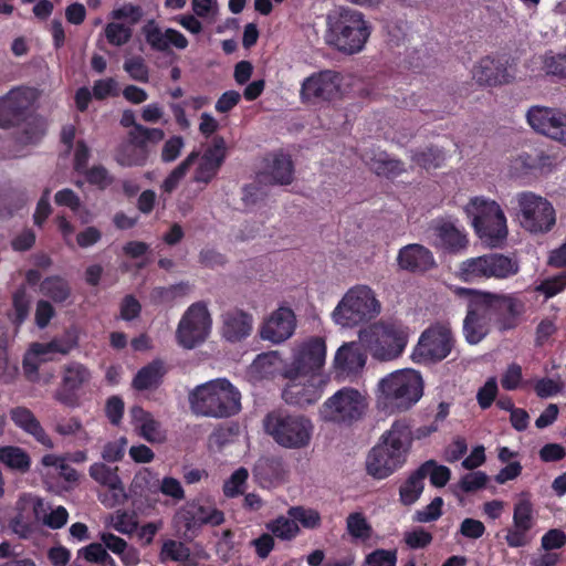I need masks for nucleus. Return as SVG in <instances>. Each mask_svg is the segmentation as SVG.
<instances>
[{
	"label": "nucleus",
	"mask_w": 566,
	"mask_h": 566,
	"mask_svg": "<svg viewBox=\"0 0 566 566\" xmlns=\"http://www.w3.org/2000/svg\"><path fill=\"white\" fill-rule=\"evenodd\" d=\"M411 442L412 432L409 422L403 419L396 420L368 452L367 473L378 480L391 475L405 464Z\"/></svg>",
	"instance_id": "nucleus-1"
},
{
	"label": "nucleus",
	"mask_w": 566,
	"mask_h": 566,
	"mask_svg": "<svg viewBox=\"0 0 566 566\" xmlns=\"http://www.w3.org/2000/svg\"><path fill=\"white\" fill-rule=\"evenodd\" d=\"M193 413L210 418H228L241 410V395L226 378L198 385L189 394Z\"/></svg>",
	"instance_id": "nucleus-2"
},
{
	"label": "nucleus",
	"mask_w": 566,
	"mask_h": 566,
	"mask_svg": "<svg viewBox=\"0 0 566 566\" xmlns=\"http://www.w3.org/2000/svg\"><path fill=\"white\" fill-rule=\"evenodd\" d=\"M371 33V27L364 14L349 8H339L327 15L326 41L347 54L360 52Z\"/></svg>",
	"instance_id": "nucleus-3"
},
{
	"label": "nucleus",
	"mask_w": 566,
	"mask_h": 566,
	"mask_svg": "<svg viewBox=\"0 0 566 566\" xmlns=\"http://www.w3.org/2000/svg\"><path fill=\"white\" fill-rule=\"evenodd\" d=\"M377 406L386 412L406 411L423 395V380L415 369H399L384 377L378 384Z\"/></svg>",
	"instance_id": "nucleus-4"
},
{
	"label": "nucleus",
	"mask_w": 566,
	"mask_h": 566,
	"mask_svg": "<svg viewBox=\"0 0 566 566\" xmlns=\"http://www.w3.org/2000/svg\"><path fill=\"white\" fill-rule=\"evenodd\" d=\"M464 213L485 245L499 248L505 242L509 234L507 220L495 200L483 196L473 197L464 206Z\"/></svg>",
	"instance_id": "nucleus-5"
},
{
	"label": "nucleus",
	"mask_w": 566,
	"mask_h": 566,
	"mask_svg": "<svg viewBox=\"0 0 566 566\" xmlns=\"http://www.w3.org/2000/svg\"><path fill=\"white\" fill-rule=\"evenodd\" d=\"M381 312L376 292L368 285L357 284L340 298L332 319L342 327H355L375 319Z\"/></svg>",
	"instance_id": "nucleus-6"
},
{
	"label": "nucleus",
	"mask_w": 566,
	"mask_h": 566,
	"mask_svg": "<svg viewBox=\"0 0 566 566\" xmlns=\"http://www.w3.org/2000/svg\"><path fill=\"white\" fill-rule=\"evenodd\" d=\"M410 329L397 322H380L360 329L359 342L379 360L399 357L405 350Z\"/></svg>",
	"instance_id": "nucleus-7"
},
{
	"label": "nucleus",
	"mask_w": 566,
	"mask_h": 566,
	"mask_svg": "<svg viewBox=\"0 0 566 566\" xmlns=\"http://www.w3.org/2000/svg\"><path fill=\"white\" fill-rule=\"evenodd\" d=\"M368 407L366 396L356 388L343 387L318 408V420L336 427H350L359 421Z\"/></svg>",
	"instance_id": "nucleus-8"
},
{
	"label": "nucleus",
	"mask_w": 566,
	"mask_h": 566,
	"mask_svg": "<svg viewBox=\"0 0 566 566\" xmlns=\"http://www.w3.org/2000/svg\"><path fill=\"white\" fill-rule=\"evenodd\" d=\"M265 432L283 448L302 449L310 444L314 424L310 418L283 411L270 412L263 421Z\"/></svg>",
	"instance_id": "nucleus-9"
},
{
	"label": "nucleus",
	"mask_w": 566,
	"mask_h": 566,
	"mask_svg": "<svg viewBox=\"0 0 566 566\" xmlns=\"http://www.w3.org/2000/svg\"><path fill=\"white\" fill-rule=\"evenodd\" d=\"M518 262L502 253H488L469 258L459 264L457 276L465 283H480L490 279L504 280L515 275Z\"/></svg>",
	"instance_id": "nucleus-10"
},
{
	"label": "nucleus",
	"mask_w": 566,
	"mask_h": 566,
	"mask_svg": "<svg viewBox=\"0 0 566 566\" xmlns=\"http://www.w3.org/2000/svg\"><path fill=\"white\" fill-rule=\"evenodd\" d=\"M516 217L523 229L531 233H546L556 222V212L553 205L544 197L532 192L516 193Z\"/></svg>",
	"instance_id": "nucleus-11"
},
{
	"label": "nucleus",
	"mask_w": 566,
	"mask_h": 566,
	"mask_svg": "<svg viewBox=\"0 0 566 566\" xmlns=\"http://www.w3.org/2000/svg\"><path fill=\"white\" fill-rule=\"evenodd\" d=\"M453 347V335L449 324L437 323L422 332L412 358L420 364H433L447 358Z\"/></svg>",
	"instance_id": "nucleus-12"
},
{
	"label": "nucleus",
	"mask_w": 566,
	"mask_h": 566,
	"mask_svg": "<svg viewBox=\"0 0 566 566\" xmlns=\"http://www.w3.org/2000/svg\"><path fill=\"white\" fill-rule=\"evenodd\" d=\"M164 130L160 128H148L143 125H135L128 134V140L120 145L115 159L124 167L146 165L150 150L148 143L156 144L164 138Z\"/></svg>",
	"instance_id": "nucleus-13"
},
{
	"label": "nucleus",
	"mask_w": 566,
	"mask_h": 566,
	"mask_svg": "<svg viewBox=\"0 0 566 566\" xmlns=\"http://www.w3.org/2000/svg\"><path fill=\"white\" fill-rule=\"evenodd\" d=\"M211 332V317L207 305L193 303L182 315L176 337L180 346L192 349L203 343Z\"/></svg>",
	"instance_id": "nucleus-14"
},
{
	"label": "nucleus",
	"mask_w": 566,
	"mask_h": 566,
	"mask_svg": "<svg viewBox=\"0 0 566 566\" xmlns=\"http://www.w3.org/2000/svg\"><path fill=\"white\" fill-rule=\"evenodd\" d=\"M325 360V340L322 337H310L294 349L293 359L284 369V377L324 374L322 369Z\"/></svg>",
	"instance_id": "nucleus-15"
},
{
	"label": "nucleus",
	"mask_w": 566,
	"mask_h": 566,
	"mask_svg": "<svg viewBox=\"0 0 566 566\" xmlns=\"http://www.w3.org/2000/svg\"><path fill=\"white\" fill-rule=\"evenodd\" d=\"M483 293V304L494 316V323L500 332H507L518 326L526 311L525 301L516 294Z\"/></svg>",
	"instance_id": "nucleus-16"
},
{
	"label": "nucleus",
	"mask_w": 566,
	"mask_h": 566,
	"mask_svg": "<svg viewBox=\"0 0 566 566\" xmlns=\"http://www.w3.org/2000/svg\"><path fill=\"white\" fill-rule=\"evenodd\" d=\"M455 292L459 295H471L468 313L463 321V334L469 344L476 345L489 334L491 311L486 304H483L482 292L464 287H459Z\"/></svg>",
	"instance_id": "nucleus-17"
},
{
	"label": "nucleus",
	"mask_w": 566,
	"mask_h": 566,
	"mask_svg": "<svg viewBox=\"0 0 566 566\" xmlns=\"http://www.w3.org/2000/svg\"><path fill=\"white\" fill-rule=\"evenodd\" d=\"M286 378L289 379V384L285 386L282 397L287 403L300 407L317 402L329 381V377L325 374L302 375L295 378Z\"/></svg>",
	"instance_id": "nucleus-18"
},
{
	"label": "nucleus",
	"mask_w": 566,
	"mask_h": 566,
	"mask_svg": "<svg viewBox=\"0 0 566 566\" xmlns=\"http://www.w3.org/2000/svg\"><path fill=\"white\" fill-rule=\"evenodd\" d=\"M431 244L448 253H460L467 249L469 240L465 230L455 221L441 218L432 221L429 227Z\"/></svg>",
	"instance_id": "nucleus-19"
},
{
	"label": "nucleus",
	"mask_w": 566,
	"mask_h": 566,
	"mask_svg": "<svg viewBox=\"0 0 566 566\" xmlns=\"http://www.w3.org/2000/svg\"><path fill=\"white\" fill-rule=\"evenodd\" d=\"M535 524L533 503L528 494L522 493L514 504L513 525L507 528L505 542L510 547L517 548L531 541L530 532Z\"/></svg>",
	"instance_id": "nucleus-20"
},
{
	"label": "nucleus",
	"mask_w": 566,
	"mask_h": 566,
	"mask_svg": "<svg viewBox=\"0 0 566 566\" xmlns=\"http://www.w3.org/2000/svg\"><path fill=\"white\" fill-rule=\"evenodd\" d=\"M340 90L338 73L325 70L313 73L301 85V97L304 102H329L337 97Z\"/></svg>",
	"instance_id": "nucleus-21"
},
{
	"label": "nucleus",
	"mask_w": 566,
	"mask_h": 566,
	"mask_svg": "<svg viewBox=\"0 0 566 566\" xmlns=\"http://www.w3.org/2000/svg\"><path fill=\"white\" fill-rule=\"evenodd\" d=\"M530 126L552 139L566 145V115L557 109L533 106L526 113Z\"/></svg>",
	"instance_id": "nucleus-22"
},
{
	"label": "nucleus",
	"mask_w": 566,
	"mask_h": 566,
	"mask_svg": "<svg viewBox=\"0 0 566 566\" xmlns=\"http://www.w3.org/2000/svg\"><path fill=\"white\" fill-rule=\"evenodd\" d=\"M472 76L481 85L496 86L512 82L515 71L507 59L485 56L474 65Z\"/></svg>",
	"instance_id": "nucleus-23"
},
{
	"label": "nucleus",
	"mask_w": 566,
	"mask_h": 566,
	"mask_svg": "<svg viewBox=\"0 0 566 566\" xmlns=\"http://www.w3.org/2000/svg\"><path fill=\"white\" fill-rule=\"evenodd\" d=\"M92 374L86 366L71 361L63 367L62 385L55 392V399L69 407L77 406L76 391L90 382Z\"/></svg>",
	"instance_id": "nucleus-24"
},
{
	"label": "nucleus",
	"mask_w": 566,
	"mask_h": 566,
	"mask_svg": "<svg viewBox=\"0 0 566 566\" xmlns=\"http://www.w3.org/2000/svg\"><path fill=\"white\" fill-rule=\"evenodd\" d=\"M295 325L294 312L289 307H280L265 321L260 335L265 340L280 344L293 335Z\"/></svg>",
	"instance_id": "nucleus-25"
},
{
	"label": "nucleus",
	"mask_w": 566,
	"mask_h": 566,
	"mask_svg": "<svg viewBox=\"0 0 566 566\" xmlns=\"http://www.w3.org/2000/svg\"><path fill=\"white\" fill-rule=\"evenodd\" d=\"M117 471V468H111L103 462L93 463L88 470L95 482L112 492V497L99 495V501L107 507H113L125 499V489Z\"/></svg>",
	"instance_id": "nucleus-26"
},
{
	"label": "nucleus",
	"mask_w": 566,
	"mask_h": 566,
	"mask_svg": "<svg viewBox=\"0 0 566 566\" xmlns=\"http://www.w3.org/2000/svg\"><path fill=\"white\" fill-rule=\"evenodd\" d=\"M195 156L193 161L197 160V168L193 179L197 182L208 184L217 175L226 158V143L223 138H216L212 146L209 147L199 158L196 154Z\"/></svg>",
	"instance_id": "nucleus-27"
},
{
	"label": "nucleus",
	"mask_w": 566,
	"mask_h": 566,
	"mask_svg": "<svg viewBox=\"0 0 566 566\" xmlns=\"http://www.w3.org/2000/svg\"><path fill=\"white\" fill-rule=\"evenodd\" d=\"M10 419L17 428L24 433L31 436L36 442L48 449L54 448V442L45 432L44 428L33 413V411L24 406H17L9 411Z\"/></svg>",
	"instance_id": "nucleus-28"
},
{
	"label": "nucleus",
	"mask_w": 566,
	"mask_h": 566,
	"mask_svg": "<svg viewBox=\"0 0 566 566\" xmlns=\"http://www.w3.org/2000/svg\"><path fill=\"white\" fill-rule=\"evenodd\" d=\"M253 329V317L251 314L233 308L222 314V337L230 342L237 343L250 336Z\"/></svg>",
	"instance_id": "nucleus-29"
},
{
	"label": "nucleus",
	"mask_w": 566,
	"mask_h": 566,
	"mask_svg": "<svg viewBox=\"0 0 566 566\" xmlns=\"http://www.w3.org/2000/svg\"><path fill=\"white\" fill-rule=\"evenodd\" d=\"M397 263L401 270L410 272H424L436 266L432 252L417 243L401 248L397 255Z\"/></svg>",
	"instance_id": "nucleus-30"
},
{
	"label": "nucleus",
	"mask_w": 566,
	"mask_h": 566,
	"mask_svg": "<svg viewBox=\"0 0 566 566\" xmlns=\"http://www.w3.org/2000/svg\"><path fill=\"white\" fill-rule=\"evenodd\" d=\"M177 517L185 521V526L190 530L197 525L218 526L224 522V513L213 505L187 504L178 513Z\"/></svg>",
	"instance_id": "nucleus-31"
},
{
	"label": "nucleus",
	"mask_w": 566,
	"mask_h": 566,
	"mask_svg": "<svg viewBox=\"0 0 566 566\" xmlns=\"http://www.w3.org/2000/svg\"><path fill=\"white\" fill-rule=\"evenodd\" d=\"M145 38L151 49L160 52L167 51L170 46L185 50L189 44L180 31L172 28L161 29L154 22L145 27Z\"/></svg>",
	"instance_id": "nucleus-32"
},
{
	"label": "nucleus",
	"mask_w": 566,
	"mask_h": 566,
	"mask_svg": "<svg viewBox=\"0 0 566 566\" xmlns=\"http://www.w3.org/2000/svg\"><path fill=\"white\" fill-rule=\"evenodd\" d=\"M129 416L134 429L144 440L150 443H161L166 440V431L150 412L135 406L129 410Z\"/></svg>",
	"instance_id": "nucleus-33"
},
{
	"label": "nucleus",
	"mask_w": 566,
	"mask_h": 566,
	"mask_svg": "<svg viewBox=\"0 0 566 566\" xmlns=\"http://www.w3.org/2000/svg\"><path fill=\"white\" fill-rule=\"evenodd\" d=\"M28 501L32 506L35 520L42 522L45 526L57 530L66 524L69 513L65 507L56 506L52 509L44 500L38 496L30 495Z\"/></svg>",
	"instance_id": "nucleus-34"
},
{
	"label": "nucleus",
	"mask_w": 566,
	"mask_h": 566,
	"mask_svg": "<svg viewBox=\"0 0 566 566\" xmlns=\"http://www.w3.org/2000/svg\"><path fill=\"white\" fill-rule=\"evenodd\" d=\"M366 356L358 344L347 343L340 346L334 357V367L342 374H354L364 367Z\"/></svg>",
	"instance_id": "nucleus-35"
},
{
	"label": "nucleus",
	"mask_w": 566,
	"mask_h": 566,
	"mask_svg": "<svg viewBox=\"0 0 566 566\" xmlns=\"http://www.w3.org/2000/svg\"><path fill=\"white\" fill-rule=\"evenodd\" d=\"M261 180H269L273 184L287 185L293 179V165L290 156L273 155L265 172L261 174Z\"/></svg>",
	"instance_id": "nucleus-36"
},
{
	"label": "nucleus",
	"mask_w": 566,
	"mask_h": 566,
	"mask_svg": "<svg viewBox=\"0 0 566 566\" xmlns=\"http://www.w3.org/2000/svg\"><path fill=\"white\" fill-rule=\"evenodd\" d=\"M78 331L75 327L69 328L65 333L53 338L49 343H38L44 356L52 357L53 354L66 355L77 347Z\"/></svg>",
	"instance_id": "nucleus-37"
},
{
	"label": "nucleus",
	"mask_w": 566,
	"mask_h": 566,
	"mask_svg": "<svg viewBox=\"0 0 566 566\" xmlns=\"http://www.w3.org/2000/svg\"><path fill=\"white\" fill-rule=\"evenodd\" d=\"M0 462L7 468L21 473L29 471L31 467V458L28 452L15 446L0 448Z\"/></svg>",
	"instance_id": "nucleus-38"
},
{
	"label": "nucleus",
	"mask_w": 566,
	"mask_h": 566,
	"mask_svg": "<svg viewBox=\"0 0 566 566\" xmlns=\"http://www.w3.org/2000/svg\"><path fill=\"white\" fill-rule=\"evenodd\" d=\"M104 525L123 535H132L138 528V520L133 512L117 510L104 518Z\"/></svg>",
	"instance_id": "nucleus-39"
},
{
	"label": "nucleus",
	"mask_w": 566,
	"mask_h": 566,
	"mask_svg": "<svg viewBox=\"0 0 566 566\" xmlns=\"http://www.w3.org/2000/svg\"><path fill=\"white\" fill-rule=\"evenodd\" d=\"M165 374L164 364L155 360L142 368L133 380V386L137 390H146L156 387Z\"/></svg>",
	"instance_id": "nucleus-40"
},
{
	"label": "nucleus",
	"mask_w": 566,
	"mask_h": 566,
	"mask_svg": "<svg viewBox=\"0 0 566 566\" xmlns=\"http://www.w3.org/2000/svg\"><path fill=\"white\" fill-rule=\"evenodd\" d=\"M34 101V92L31 88L19 87L11 90L6 96L0 98V107L9 105L10 112H15L19 117L22 116Z\"/></svg>",
	"instance_id": "nucleus-41"
},
{
	"label": "nucleus",
	"mask_w": 566,
	"mask_h": 566,
	"mask_svg": "<svg viewBox=\"0 0 566 566\" xmlns=\"http://www.w3.org/2000/svg\"><path fill=\"white\" fill-rule=\"evenodd\" d=\"M41 463L43 467L48 468L49 471L46 475L49 474H59L65 482L74 483L78 479V474L75 469H73L65 457L57 455V454H45Z\"/></svg>",
	"instance_id": "nucleus-42"
},
{
	"label": "nucleus",
	"mask_w": 566,
	"mask_h": 566,
	"mask_svg": "<svg viewBox=\"0 0 566 566\" xmlns=\"http://www.w3.org/2000/svg\"><path fill=\"white\" fill-rule=\"evenodd\" d=\"M266 530L275 537L282 541H292L301 533V528L295 520L289 515H281L266 523Z\"/></svg>",
	"instance_id": "nucleus-43"
},
{
	"label": "nucleus",
	"mask_w": 566,
	"mask_h": 566,
	"mask_svg": "<svg viewBox=\"0 0 566 566\" xmlns=\"http://www.w3.org/2000/svg\"><path fill=\"white\" fill-rule=\"evenodd\" d=\"M346 531L355 542H366L370 539L373 527L359 512L350 513L346 518Z\"/></svg>",
	"instance_id": "nucleus-44"
},
{
	"label": "nucleus",
	"mask_w": 566,
	"mask_h": 566,
	"mask_svg": "<svg viewBox=\"0 0 566 566\" xmlns=\"http://www.w3.org/2000/svg\"><path fill=\"white\" fill-rule=\"evenodd\" d=\"M54 430L62 437L75 436L80 444H86L92 439L88 432L83 428L82 421L76 417L59 420Z\"/></svg>",
	"instance_id": "nucleus-45"
},
{
	"label": "nucleus",
	"mask_w": 566,
	"mask_h": 566,
	"mask_svg": "<svg viewBox=\"0 0 566 566\" xmlns=\"http://www.w3.org/2000/svg\"><path fill=\"white\" fill-rule=\"evenodd\" d=\"M46 123L39 117H32L23 127L21 134L17 138L18 145L33 146L36 145L44 136Z\"/></svg>",
	"instance_id": "nucleus-46"
},
{
	"label": "nucleus",
	"mask_w": 566,
	"mask_h": 566,
	"mask_svg": "<svg viewBox=\"0 0 566 566\" xmlns=\"http://www.w3.org/2000/svg\"><path fill=\"white\" fill-rule=\"evenodd\" d=\"M417 472L422 481L426 476H429L431 484L437 488L444 486L451 476V471L448 467L438 464L432 460L424 462Z\"/></svg>",
	"instance_id": "nucleus-47"
},
{
	"label": "nucleus",
	"mask_w": 566,
	"mask_h": 566,
	"mask_svg": "<svg viewBox=\"0 0 566 566\" xmlns=\"http://www.w3.org/2000/svg\"><path fill=\"white\" fill-rule=\"evenodd\" d=\"M78 556L88 563L99 566H117L115 559L108 554L103 543H92L78 551Z\"/></svg>",
	"instance_id": "nucleus-48"
},
{
	"label": "nucleus",
	"mask_w": 566,
	"mask_h": 566,
	"mask_svg": "<svg viewBox=\"0 0 566 566\" xmlns=\"http://www.w3.org/2000/svg\"><path fill=\"white\" fill-rule=\"evenodd\" d=\"M287 515L296 521L297 524L302 525L307 530H316L322 524V517L317 510L305 506H291L287 510Z\"/></svg>",
	"instance_id": "nucleus-49"
},
{
	"label": "nucleus",
	"mask_w": 566,
	"mask_h": 566,
	"mask_svg": "<svg viewBox=\"0 0 566 566\" xmlns=\"http://www.w3.org/2000/svg\"><path fill=\"white\" fill-rule=\"evenodd\" d=\"M190 557V549L184 543L175 539H166L161 545L159 559L161 563L167 562H186Z\"/></svg>",
	"instance_id": "nucleus-50"
},
{
	"label": "nucleus",
	"mask_w": 566,
	"mask_h": 566,
	"mask_svg": "<svg viewBox=\"0 0 566 566\" xmlns=\"http://www.w3.org/2000/svg\"><path fill=\"white\" fill-rule=\"evenodd\" d=\"M52 357L44 356L38 343L30 346L23 358V371L31 381L36 380L38 370L42 363L51 360Z\"/></svg>",
	"instance_id": "nucleus-51"
},
{
	"label": "nucleus",
	"mask_w": 566,
	"mask_h": 566,
	"mask_svg": "<svg viewBox=\"0 0 566 566\" xmlns=\"http://www.w3.org/2000/svg\"><path fill=\"white\" fill-rule=\"evenodd\" d=\"M40 291L43 295L51 297L54 302H63L70 294L67 283L60 276L45 279L40 285Z\"/></svg>",
	"instance_id": "nucleus-52"
},
{
	"label": "nucleus",
	"mask_w": 566,
	"mask_h": 566,
	"mask_svg": "<svg viewBox=\"0 0 566 566\" xmlns=\"http://www.w3.org/2000/svg\"><path fill=\"white\" fill-rule=\"evenodd\" d=\"M541 59L546 74L566 78V50L559 53L549 51Z\"/></svg>",
	"instance_id": "nucleus-53"
},
{
	"label": "nucleus",
	"mask_w": 566,
	"mask_h": 566,
	"mask_svg": "<svg viewBox=\"0 0 566 566\" xmlns=\"http://www.w3.org/2000/svg\"><path fill=\"white\" fill-rule=\"evenodd\" d=\"M249 478V471L245 468L237 469L223 483V494L226 497L233 499L244 492Z\"/></svg>",
	"instance_id": "nucleus-54"
},
{
	"label": "nucleus",
	"mask_w": 566,
	"mask_h": 566,
	"mask_svg": "<svg viewBox=\"0 0 566 566\" xmlns=\"http://www.w3.org/2000/svg\"><path fill=\"white\" fill-rule=\"evenodd\" d=\"M2 336L3 332L0 329V380L10 384L18 375V366L15 361L10 360L7 350L8 343Z\"/></svg>",
	"instance_id": "nucleus-55"
},
{
	"label": "nucleus",
	"mask_w": 566,
	"mask_h": 566,
	"mask_svg": "<svg viewBox=\"0 0 566 566\" xmlns=\"http://www.w3.org/2000/svg\"><path fill=\"white\" fill-rule=\"evenodd\" d=\"M423 491V481L416 471L400 488V500L403 504H413Z\"/></svg>",
	"instance_id": "nucleus-56"
},
{
	"label": "nucleus",
	"mask_w": 566,
	"mask_h": 566,
	"mask_svg": "<svg viewBox=\"0 0 566 566\" xmlns=\"http://www.w3.org/2000/svg\"><path fill=\"white\" fill-rule=\"evenodd\" d=\"M104 34L108 43L115 46H120L130 39L132 29L125 23L111 22L105 27Z\"/></svg>",
	"instance_id": "nucleus-57"
},
{
	"label": "nucleus",
	"mask_w": 566,
	"mask_h": 566,
	"mask_svg": "<svg viewBox=\"0 0 566 566\" xmlns=\"http://www.w3.org/2000/svg\"><path fill=\"white\" fill-rule=\"evenodd\" d=\"M403 542L411 549H421L432 542V535L422 527H413L403 532Z\"/></svg>",
	"instance_id": "nucleus-58"
},
{
	"label": "nucleus",
	"mask_w": 566,
	"mask_h": 566,
	"mask_svg": "<svg viewBox=\"0 0 566 566\" xmlns=\"http://www.w3.org/2000/svg\"><path fill=\"white\" fill-rule=\"evenodd\" d=\"M279 360L276 352L262 353L251 364V371L260 375L261 377L271 375L275 369V364Z\"/></svg>",
	"instance_id": "nucleus-59"
},
{
	"label": "nucleus",
	"mask_w": 566,
	"mask_h": 566,
	"mask_svg": "<svg viewBox=\"0 0 566 566\" xmlns=\"http://www.w3.org/2000/svg\"><path fill=\"white\" fill-rule=\"evenodd\" d=\"M55 202L59 206L70 208L82 223H88L90 218H84L80 213L81 200L78 196L71 189H63L56 192Z\"/></svg>",
	"instance_id": "nucleus-60"
},
{
	"label": "nucleus",
	"mask_w": 566,
	"mask_h": 566,
	"mask_svg": "<svg viewBox=\"0 0 566 566\" xmlns=\"http://www.w3.org/2000/svg\"><path fill=\"white\" fill-rule=\"evenodd\" d=\"M195 157V153L190 154L185 161H182L169 174V176L164 180L161 185V188L165 192L169 193L176 189L180 180L186 175L189 166L193 163Z\"/></svg>",
	"instance_id": "nucleus-61"
},
{
	"label": "nucleus",
	"mask_w": 566,
	"mask_h": 566,
	"mask_svg": "<svg viewBox=\"0 0 566 566\" xmlns=\"http://www.w3.org/2000/svg\"><path fill=\"white\" fill-rule=\"evenodd\" d=\"M128 441L125 437H120L114 441L107 442L102 451V458L106 462H118L123 459Z\"/></svg>",
	"instance_id": "nucleus-62"
},
{
	"label": "nucleus",
	"mask_w": 566,
	"mask_h": 566,
	"mask_svg": "<svg viewBox=\"0 0 566 566\" xmlns=\"http://www.w3.org/2000/svg\"><path fill=\"white\" fill-rule=\"evenodd\" d=\"M396 551L379 548L366 556L364 566H396Z\"/></svg>",
	"instance_id": "nucleus-63"
},
{
	"label": "nucleus",
	"mask_w": 566,
	"mask_h": 566,
	"mask_svg": "<svg viewBox=\"0 0 566 566\" xmlns=\"http://www.w3.org/2000/svg\"><path fill=\"white\" fill-rule=\"evenodd\" d=\"M443 500L434 497L427 506L415 513L413 520L419 523H429L438 520L442 514Z\"/></svg>",
	"instance_id": "nucleus-64"
}]
</instances>
